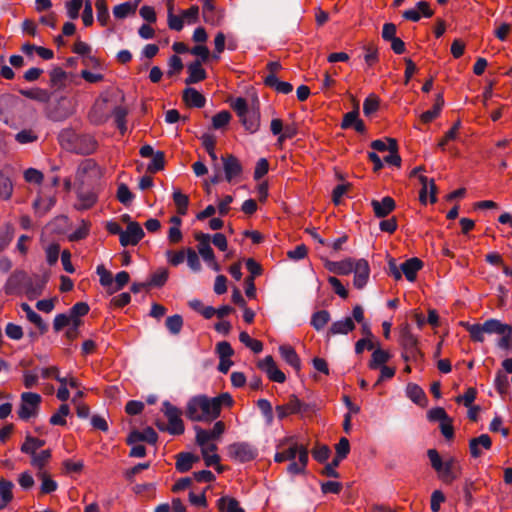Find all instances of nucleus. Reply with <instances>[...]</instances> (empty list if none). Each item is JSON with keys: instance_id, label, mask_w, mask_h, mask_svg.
<instances>
[{"instance_id": "obj_1", "label": "nucleus", "mask_w": 512, "mask_h": 512, "mask_svg": "<svg viewBox=\"0 0 512 512\" xmlns=\"http://www.w3.org/2000/svg\"><path fill=\"white\" fill-rule=\"evenodd\" d=\"M233 404L234 400L227 392L216 397L197 395L188 401L186 416L191 421L210 423L220 416L223 407H231Z\"/></svg>"}, {"instance_id": "obj_2", "label": "nucleus", "mask_w": 512, "mask_h": 512, "mask_svg": "<svg viewBox=\"0 0 512 512\" xmlns=\"http://www.w3.org/2000/svg\"><path fill=\"white\" fill-rule=\"evenodd\" d=\"M274 460L277 463L290 461L287 472L298 475L305 471L308 463V449L298 443L294 436L285 437L277 444Z\"/></svg>"}, {"instance_id": "obj_3", "label": "nucleus", "mask_w": 512, "mask_h": 512, "mask_svg": "<svg viewBox=\"0 0 512 512\" xmlns=\"http://www.w3.org/2000/svg\"><path fill=\"white\" fill-rule=\"evenodd\" d=\"M427 456L438 478L445 484H451L462 474V465L454 456L441 457L436 449H429Z\"/></svg>"}, {"instance_id": "obj_4", "label": "nucleus", "mask_w": 512, "mask_h": 512, "mask_svg": "<svg viewBox=\"0 0 512 512\" xmlns=\"http://www.w3.org/2000/svg\"><path fill=\"white\" fill-rule=\"evenodd\" d=\"M466 330L468 331L470 338L474 342H484L485 335L489 334H500L503 333L506 328V324L502 323L498 319H488L482 324H466Z\"/></svg>"}, {"instance_id": "obj_5", "label": "nucleus", "mask_w": 512, "mask_h": 512, "mask_svg": "<svg viewBox=\"0 0 512 512\" xmlns=\"http://www.w3.org/2000/svg\"><path fill=\"white\" fill-rule=\"evenodd\" d=\"M32 281L23 271L14 272L5 284V293L8 295H18L26 293L29 297L37 296L40 291L31 287Z\"/></svg>"}, {"instance_id": "obj_6", "label": "nucleus", "mask_w": 512, "mask_h": 512, "mask_svg": "<svg viewBox=\"0 0 512 512\" xmlns=\"http://www.w3.org/2000/svg\"><path fill=\"white\" fill-rule=\"evenodd\" d=\"M228 456L237 462L245 463L254 460L257 455V449L247 442H235L227 447Z\"/></svg>"}, {"instance_id": "obj_7", "label": "nucleus", "mask_w": 512, "mask_h": 512, "mask_svg": "<svg viewBox=\"0 0 512 512\" xmlns=\"http://www.w3.org/2000/svg\"><path fill=\"white\" fill-rule=\"evenodd\" d=\"M41 396L33 392H24L21 394V403L18 410V416L21 420H29L38 413L41 403Z\"/></svg>"}, {"instance_id": "obj_8", "label": "nucleus", "mask_w": 512, "mask_h": 512, "mask_svg": "<svg viewBox=\"0 0 512 512\" xmlns=\"http://www.w3.org/2000/svg\"><path fill=\"white\" fill-rule=\"evenodd\" d=\"M162 411L168 420L166 430L173 435L183 434L185 428L181 418V410L172 405L170 402L165 401L163 403Z\"/></svg>"}, {"instance_id": "obj_9", "label": "nucleus", "mask_w": 512, "mask_h": 512, "mask_svg": "<svg viewBox=\"0 0 512 512\" xmlns=\"http://www.w3.org/2000/svg\"><path fill=\"white\" fill-rule=\"evenodd\" d=\"M99 175L97 164L93 160L87 159L78 166L76 179L83 185H91L99 178Z\"/></svg>"}, {"instance_id": "obj_10", "label": "nucleus", "mask_w": 512, "mask_h": 512, "mask_svg": "<svg viewBox=\"0 0 512 512\" xmlns=\"http://www.w3.org/2000/svg\"><path fill=\"white\" fill-rule=\"evenodd\" d=\"M222 163L226 181L238 182L243 172L240 161L234 155H227L222 157Z\"/></svg>"}, {"instance_id": "obj_11", "label": "nucleus", "mask_w": 512, "mask_h": 512, "mask_svg": "<svg viewBox=\"0 0 512 512\" xmlns=\"http://www.w3.org/2000/svg\"><path fill=\"white\" fill-rule=\"evenodd\" d=\"M144 235V231L138 222H129L126 230H123L119 241L123 247L135 246L142 240Z\"/></svg>"}, {"instance_id": "obj_12", "label": "nucleus", "mask_w": 512, "mask_h": 512, "mask_svg": "<svg viewBox=\"0 0 512 512\" xmlns=\"http://www.w3.org/2000/svg\"><path fill=\"white\" fill-rule=\"evenodd\" d=\"M226 426L223 421H217L214 423L213 428L210 430L203 429L201 427H195L196 443L203 444L205 442L217 440L225 432Z\"/></svg>"}, {"instance_id": "obj_13", "label": "nucleus", "mask_w": 512, "mask_h": 512, "mask_svg": "<svg viewBox=\"0 0 512 512\" xmlns=\"http://www.w3.org/2000/svg\"><path fill=\"white\" fill-rule=\"evenodd\" d=\"M258 367L264 371L271 381L277 383H284L286 380L285 374L277 367L272 356H266L259 361Z\"/></svg>"}, {"instance_id": "obj_14", "label": "nucleus", "mask_w": 512, "mask_h": 512, "mask_svg": "<svg viewBox=\"0 0 512 512\" xmlns=\"http://www.w3.org/2000/svg\"><path fill=\"white\" fill-rule=\"evenodd\" d=\"M306 409V404L302 403L297 397L292 396L286 404L278 405L276 412L278 418L282 420L289 415L303 413Z\"/></svg>"}, {"instance_id": "obj_15", "label": "nucleus", "mask_w": 512, "mask_h": 512, "mask_svg": "<svg viewBox=\"0 0 512 512\" xmlns=\"http://www.w3.org/2000/svg\"><path fill=\"white\" fill-rule=\"evenodd\" d=\"M354 279L353 285L357 289H362L368 282L370 276V267L365 259H358L353 269Z\"/></svg>"}, {"instance_id": "obj_16", "label": "nucleus", "mask_w": 512, "mask_h": 512, "mask_svg": "<svg viewBox=\"0 0 512 512\" xmlns=\"http://www.w3.org/2000/svg\"><path fill=\"white\" fill-rule=\"evenodd\" d=\"M492 446V441L489 435L481 434L478 437L472 438L469 441V450L473 458H479L483 455L484 450H489Z\"/></svg>"}, {"instance_id": "obj_17", "label": "nucleus", "mask_w": 512, "mask_h": 512, "mask_svg": "<svg viewBox=\"0 0 512 512\" xmlns=\"http://www.w3.org/2000/svg\"><path fill=\"white\" fill-rule=\"evenodd\" d=\"M421 15L427 18L433 15V11L430 9L429 4L425 1L418 2L416 7L404 11L402 14L404 19L413 22L419 21Z\"/></svg>"}, {"instance_id": "obj_18", "label": "nucleus", "mask_w": 512, "mask_h": 512, "mask_svg": "<svg viewBox=\"0 0 512 512\" xmlns=\"http://www.w3.org/2000/svg\"><path fill=\"white\" fill-rule=\"evenodd\" d=\"M371 206L376 217L384 218L395 209L396 204L393 198L386 196L381 200H372Z\"/></svg>"}, {"instance_id": "obj_19", "label": "nucleus", "mask_w": 512, "mask_h": 512, "mask_svg": "<svg viewBox=\"0 0 512 512\" xmlns=\"http://www.w3.org/2000/svg\"><path fill=\"white\" fill-rule=\"evenodd\" d=\"M419 181L422 185V188L420 190V195H419L421 203L426 204L428 193L430 194V202L435 203L437 198H436V185L434 183V180L429 179L428 177H426L424 175H419Z\"/></svg>"}, {"instance_id": "obj_20", "label": "nucleus", "mask_w": 512, "mask_h": 512, "mask_svg": "<svg viewBox=\"0 0 512 512\" xmlns=\"http://www.w3.org/2000/svg\"><path fill=\"white\" fill-rule=\"evenodd\" d=\"M195 239L198 242L197 248L199 254L202 256L203 260L206 262L208 260H212L214 256L213 249L211 248L210 242L211 237L209 234L205 233H197L195 235Z\"/></svg>"}, {"instance_id": "obj_21", "label": "nucleus", "mask_w": 512, "mask_h": 512, "mask_svg": "<svg viewBox=\"0 0 512 512\" xmlns=\"http://www.w3.org/2000/svg\"><path fill=\"white\" fill-rule=\"evenodd\" d=\"M188 77L185 80L186 84H194L206 79L207 74L202 67L200 61H194L187 65Z\"/></svg>"}, {"instance_id": "obj_22", "label": "nucleus", "mask_w": 512, "mask_h": 512, "mask_svg": "<svg viewBox=\"0 0 512 512\" xmlns=\"http://www.w3.org/2000/svg\"><path fill=\"white\" fill-rule=\"evenodd\" d=\"M239 118L246 131H248L251 134L258 131L260 127V114L258 110L251 109Z\"/></svg>"}, {"instance_id": "obj_23", "label": "nucleus", "mask_w": 512, "mask_h": 512, "mask_svg": "<svg viewBox=\"0 0 512 512\" xmlns=\"http://www.w3.org/2000/svg\"><path fill=\"white\" fill-rule=\"evenodd\" d=\"M423 263L418 258H410L400 265L402 274L406 279L413 282L416 279L417 272L422 268Z\"/></svg>"}, {"instance_id": "obj_24", "label": "nucleus", "mask_w": 512, "mask_h": 512, "mask_svg": "<svg viewBox=\"0 0 512 512\" xmlns=\"http://www.w3.org/2000/svg\"><path fill=\"white\" fill-rule=\"evenodd\" d=\"M140 441H146L150 444H154L157 441V433L150 427L143 431H132L128 437V443L134 444Z\"/></svg>"}, {"instance_id": "obj_25", "label": "nucleus", "mask_w": 512, "mask_h": 512, "mask_svg": "<svg viewBox=\"0 0 512 512\" xmlns=\"http://www.w3.org/2000/svg\"><path fill=\"white\" fill-rule=\"evenodd\" d=\"M279 352L281 357L293 367L296 371H299L301 368V361L299 356L297 355L295 349L290 345H281L279 347Z\"/></svg>"}, {"instance_id": "obj_26", "label": "nucleus", "mask_w": 512, "mask_h": 512, "mask_svg": "<svg viewBox=\"0 0 512 512\" xmlns=\"http://www.w3.org/2000/svg\"><path fill=\"white\" fill-rule=\"evenodd\" d=\"M355 329V324L352 318L346 317L345 319L335 321L329 328V335H346Z\"/></svg>"}, {"instance_id": "obj_27", "label": "nucleus", "mask_w": 512, "mask_h": 512, "mask_svg": "<svg viewBox=\"0 0 512 512\" xmlns=\"http://www.w3.org/2000/svg\"><path fill=\"white\" fill-rule=\"evenodd\" d=\"M183 100L191 107L201 108L205 105L204 96L194 88H186L183 91Z\"/></svg>"}, {"instance_id": "obj_28", "label": "nucleus", "mask_w": 512, "mask_h": 512, "mask_svg": "<svg viewBox=\"0 0 512 512\" xmlns=\"http://www.w3.org/2000/svg\"><path fill=\"white\" fill-rule=\"evenodd\" d=\"M72 51L76 54L86 57V59H84L83 61L84 64L88 65L89 63H91L94 67L100 65L98 59L90 55L91 47L87 43L83 41H77L74 44Z\"/></svg>"}, {"instance_id": "obj_29", "label": "nucleus", "mask_w": 512, "mask_h": 512, "mask_svg": "<svg viewBox=\"0 0 512 512\" xmlns=\"http://www.w3.org/2000/svg\"><path fill=\"white\" fill-rule=\"evenodd\" d=\"M14 484L6 479H0V509H4L13 499Z\"/></svg>"}, {"instance_id": "obj_30", "label": "nucleus", "mask_w": 512, "mask_h": 512, "mask_svg": "<svg viewBox=\"0 0 512 512\" xmlns=\"http://www.w3.org/2000/svg\"><path fill=\"white\" fill-rule=\"evenodd\" d=\"M443 105H444L443 96L441 94H438L435 99V103H434L433 107L431 109L423 112L420 115L421 121L423 123H430L431 121L436 119L440 115Z\"/></svg>"}, {"instance_id": "obj_31", "label": "nucleus", "mask_w": 512, "mask_h": 512, "mask_svg": "<svg viewBox=\"0 0 512 512\" xmlns=\"http://www.w3.org/2000/svg\"><path fill=\"white\" fill-rule=\"evenodd\" d=\"M78 201L75 204L76 209L86 210L91 208L97 201V195L93 191H78Z\"/></svg>"}, {"instance_id": "obj_32", "label": "nucleus", "mask_w": 512, "mask_h": 512, "mask_svg": "<svg viewBox=\"0 0 512 512\" xmlns=\"http://www.w3.org/2000/svg\"><path fill=\"white\" fill-rule=\"evenodd\" d=\"M31 457L30 464L32 467L36 468L38 472L44 471L45 466L49 463L52 455L50 449L41 450Z\"/></svg>"}, {"instance_id": "obj_33", "label": "nucleus", "mask_w": 512, "mask_h": 512, "mask_svg": "<svg viewBox=\"0 0 512 512\" xmlns=\"http://www.w3.org/2000/svg\"><path fill=\"white\" fill-rule=\"evenodd\" d=\"M44 444V440L33 437L31 435H27L20 449L22 453L32 456L33 454L37 453L38 449L43 447Z\"/></svg>"}, {"instance_id": "obj_34", "label": "nucleus", "mask_w": 512, "mask_h": 512, "mask_svg": "<svg viewBox=\"0 0 512 512\" xmlns=\"http://www.w3.org/2000/svg\"><path fill=\"white\" fill-rule=\"evenodd\" d=\"M391 359V354L383 349H376L372 353L371 360L369 361V368L372 370L382 367Z\"/></svg>"}, {"instance_id": "obj_35", "label": "nucleus", "mask_w": 512, "mask_h": 512, "mask_svg": "<svg viewBox=\"0 0 512 512\" xmlns=\"http://www.w3.org/2000/svg\"><path fill=\"white\" fill-rule=\"evenodd\" d=\"M198 459L199 458L192 453H180L177 456L176 469L182 473L187 472Z\"/></svg>"}, {"instance_id": "obj_36", "label": "nucleus", "mask_w": 512, "mask_h": 512, "mask_svg": "<svg viewBox=\"0 0 512 512\" xmlns=\"http://www.w3.org/2000/svg\"><path fill=\"white\" fill-rule=\"evenodd\" d=\"M218 509L221 512H245L242 507H240L239 502L235 498L231 497H221L217 501Z\"/></svg>"}, {"instance_id": "obj_37", "label": "nucleus", "mask_w": 512, "mask_h": 512, "mask_svg": "<svg viewBox=\"0 0 512 512\" xmlns=\"http://www.w3.org/2000/svg\"><path fill=\"white\" fill-rule=\"evenodd\" d=\"M406 395L415 404L423 406L426 403V395L417 384L409 383L406 387Z\"/></svg>"}, {"instance_id": "obj_38", "label": "nucleus", "mask_w": 512, "mask_h": 512, "mask_svg": "<svg viewBox=\"0 0 512 512\" xmlns=\"http://www.w3.org/2000/svg\"><path fill=\"white\" fill-rule=\"evenodd\" d=\"M95 8L97 13V21L103 27L107 26L110 22V14L106 0H96Z\"/></svg>"}, {"instance_id": "obj_39", "label": "nucleus", "mask_w": 512, "mask_h": 512, "mask_svg": "<svg viewBox=\"0 0 512 512\" xmlns=\"http://www.w3.org/2000/svg\"><path fill=\"white\" fill-rule=\"evenodd\" d=\"M37 477L41 480L40 490L43 494H49L57 490L58 484L54 481L46 471L37 473Z\"/></svg>"}, {"instance_id": "obj_40", "label": "nucleus", "mask_w": 512, "mask_h": 512, "mask_svg": "<svg viewBox=\"0 0 512 512\" xmlns=\"http://www.w3.org/2000/svg\"><path fill=\"white\" fill-rule=\"evenodd\" d=\"M89 312V306L85 302H78L70 309L69 316L72 319V322L74 324V330L77 329V327L80 324L79 317L85 316Z\"/></svg>"}, {"instance_id": "obj_41", "label": "nucleus", "mask_w": 512, "mask_h": 512, "mask_svg": "<svg viewBox=\"0 0 512 512\" xmlns=\"http://www.w3.org/2000/svg\"><path fill=\"white\" fill-rule=\"evenodd\" d=\"M173 201L179 215H186L188 212L189 198L180 190L175 189L173 192Z\"/></svg>"}, {"instance_id": "obj_42", "label": "nucleus", "mask_w": 512, "mask_h": 512, "mask_svg": "<svg viewBox=\"0 0 512 512\" xmlns=\"http://www.w3.org/2000/svg\"><path fill=\"white\" fill-rule=\"evenodd\" d=\"M389 141V147L388 151L389 154L384 158V161L393 166H400L401 164V157L398 154V146L395 139H388Z\"/></svg>"}, {"instance_id": "obj_43", "label": "nucleus", "mask_w": 512, "mask_h": 512, "mask_svg": "<svg viewBox=\"0 0 512 512\" xmlns=\"http://www.w3.org/2000/svg\"><path fill=\"white\" fill-rule=\"evenodd\" d=\"M13 194V183L9 176L0 172V197L9 200Z\"/></svg>"}, {"instance_id": "obj_44", "label": "nucleus", "mask_w": 512, "mask_h": 512, "mask_svg": "<svg viewBox=\"0 0 512 512\" xmlns=\"http://www.w3.org/2000/svg\"><path fill=\"white\" fill-rule=\"evenodd\" d=\"M21 308L26 313V317L31 323H33L42 331L46 329V325L42 317L36 313L27 303H23Z\"/></svg>"}, {"instance_id": "obj_45", "label": "nucleus", "mask_w": 512, "mask_h": 512, "mask_svg": "<svg viewBox=\"0 0 512 512\" xmlns=\"http://www.w3.org/2000/svg\"><path fill=\"white\" fill-rule=\"evenodd\" d=\"M330 321V313L327 310L315 312L311 318V325L317 330L323 329Z\"/></svg>"}, {"instance_id": "obj_46", "label": "nucleus", "mask_w": 512, "mask_h": 512, "mask_svg": "<svg viewBox=\"0 0 512 512\" xmlns=\"http://www.w3.org/2000/svg\"><path fill=\"white\" fill-rule=\"evenodd\" d=\"M96 272L99 276L100 284L106 288L107 292L110 294V289H112L114 284L111 272L108 271L103 265H99L96 269Z\"/></svg>"}, {"instance_id": "obj_47", "label": "nucleus", "mask_w": 512, "mask_h": 512, "mask_svg": "<svg viewBox=\"0 0 512 512\" xmlns=\"http://www.w3.org/2000/svg\"><path fill=\"white\" fill-rule=\"evenodd\" d=\"M239 340L246 347L251 349L254 353H260L263 350V344L261 341L252 339L249 334L245 331H242L239 334Z\"/></svg>"}, {"instance_id": "obj_48", "label": "nucleus", "mask_w": 512, "mask_h": 512, "mask_svg": "<svg viewBox=\"0 0 512 512\" xmlns=\"http://www.w3.org/2000/svg\"><path fill=\"white\" fill-rule=\"evenodd\" d=\"M112 114L115 119L117 128L120 130V132L122 134H124L127 130V126H126L127 110L124 107L118 106V107L114 108Z\"/></svg>"}, {"instance_id": "obj_49", "label": "nucleus", "mask_w": 512, "mask_h": 512, "mask_svg": "<svg viewBox=\"0 0 512 512\" xmlns=\"http://www.w3.org/2000/svg\"><path fill=\"white\" fill-rule=\"evenodd\" d=\"M214 0H204L202 13L206 23L215 24L218 18L215 15Z\"/></svg>"}, {"instance_id": "obj_50", "label": "nucleus", "mask_w": 512, "mask_h": 512, "mask_svg": "<svg viewBox=\"0 0 512 512\" xmlns=\"http://www.w3.org/2000/svg\"><path fill=\"white\" fill-rule=\"evenodd\" d=\"M168 26L175 31H181L184 27V21L181 15L173 14V4H168Z\"/></svg>"}, {"instance_id": "obj_51", "label": "nucleus", "mask_w": 512, "mask_h": 512, "mask_svg": "<svg viewBox=\"0 0 512 512\" xmlns=\"http://www.w3.org/2000/svg\"><path fill=\"white\" fill-rule=\"evenodd\" d=\"M70 413V408L67 404H62L58 411L50 417V424L63 426L66 424V417Z\"/></svg>"}, {"instance_id": "obj_52", "label": "nucleus", "mask_w": 512, "mask_h": 512, "mask_svg": "<svg viewBox=\"0 0 512 512\" xmlns=\"http://www.w3.org/2000/svg\"><path fill=\"white\" fill-rule=\"evenodd\" d=\"M297 133H298V128L295 123H286L284 125L283 133L277 138L276 145L278 147H282L283 143L287 139H292L293 137H295L297 135Z\"/></svg>"}, {"instance_id": "obj_53", "label": "nucleus", "mask_w": 512, "mask_h": 512, "mask_svg": "<svg viewBox=\"0 0 512 512\" xmlns=\"http://www.w3.org/2000/svg\"><path fill=\"white\" fill-rule=\"evenodd\" d=\"M85 0H69L65 4L67 16L71 20H75L79 17V12L83 7Z\"/></svg>"}, {"instance_id": "obj_54", "label": "nucleus", "mask_w": 512, "mask_h": 512, "mask_svg": "<svg viewBox=\"0 0 512 512\" xmlns=\"http://www.w3.org/2000/svg\"><path fill=\"white\" fill-rule=\"evenodd\" d=\"M90 223L81 220V223L78 228H76L71 234H69L68 238L70 241H79L86 238L89 234Z\"/></svg>"}, {"instance_id": "obj_55", "label": "nucleus", "mask_w": 512, "mask_h": 512, "mask_svg": "<svg viewBox=\"0 0 512 512\" xmlns=\"http://www.w3.org/2000/svg\"><path fill=\"white\" fill-rule=\"evenodd\" d=\"M506 328L503 333H500V339L497 342L499 348L503 350L512 349V326L506 324Z\"/></svg>"}, {"instance_id": "obj_56", "label": "nucleus", "mask_w": 512, "mask_h": 512, "mask_svg": "<svg viewBox=\"0 0 512 512\" xmlns=\"http://www.w3.org/2000/svg\"><path fill=\"white\" fill-rule=\"evenodd\" d=\"M165 324H166V327L169 330V332L176 335V334H179L182 329L183 318L178 314L169 316L166 319Z\"/></svg>"}, {"instance_id": "obj_57", "label": "nucleus", "mask_w": 512, "mask_h": 512, "mask_svg": "<svg viewBox=\"0 0 512 512\" xmlns=\"http://www.w3.org/2000/svg\"><path fill=\"white\" fill-rule=\"evenodd\" d=\"M135 11V5L130 2H125L119 5H116L113 8V14L118 19L126 18L128 15L132 14Z\"/></svg>"}, {"instance_id": "obj_58", "label": "nucleus", "mask_w": 512, "mask_h": 512, "mask_svg": "<svg viewBox=\"0 0 512 512\" xmlns=\"http://www.w3.org/2000/svg\"><path fill=\"white\" fill-rule=\"evenodd\" d=\"M130 276L129 273L126 271L118 272L113 279L114 284L112 286V289H110V294H113L119 290H121L124 286H126L129 282Z\"/></svg>"}, {"instance_id": "obj_59", "label": "nucleus", "mask_w": 512, "mask_h": 512, "mask_svg": "<svg viewBox=\"0 0 512 512\" xmlns=\"http://www.w3.org/2000/svg\"><path fill=\"white\" fill-rule=\"evenodd\" d=\"M164 153L163 152H156L155 155L152 157L150 163L148 164V171L155 173L164 168Z\"/></svg>"}, {"instance_id": "obj_60", "label": "nucleus", "mask_w": 512, "mask_h": 512, "mask_svg": "<svg viewBox=\"0 0 512 512\" xmlns=\"http://www.w3.org/2000/svg\"><path fill=\"white\" fill-rule=\"evenodd\" d=\"M231 120V114L228 111H221L212 118V125L215 129L225 127Z\"/></svg>"}, {"instance_id": "obj_61", "label": "nucleus", "mask_w": 512, "mask_h": 512, "mask_svg": "<svg viewBox=\"0 0 512 512\" xmlns=\"http://www.w3.org/2000/svg\"><path fill=\"white\" fill-rule=\"evenodd\" d=\"M446 500L444 493L441 490H435L431 494L430 508L432 512H439L441 504Z\"/></svg>"}, {"instance_id": "obj_62", "label": "nucleus", "mask_w": 512, "mask_h": 512, "mask_svg": "<svg viewBox=\"0 0 512 512\" xmlns=\"http://www.w3.org/2000/svg\"><path fill=\"white\" fill-rule=\"evenodd\" d=\"M379 107V99L376 95H369L363 103V112L365 115L374 113Z\"/></svg>"}, {"instance_id": "obj_63", "label": "nucleus", "mask_w": 512, "mask_h": 512, "mask_svg": "<svg viewBox=\"0 0 512 512\" xmlns=\"http://www.w3.org/2000/svg\"><path fill=\"white\" fill-rule=\"evenodd\" d=\"M257 406L264 415L266 421L271 423L273 421V409L271 403L267 399H259L257 401Z\"/></svg>"}, {"instance_id": "obj_64", "label": "nucleus", "mask_w": 512, "mask_h": 512, "mask_svg": "<svg viewBox=\"0 0 512 512\" xmlns=\"http://www.w3.org/2000/svg\"><path fill=\"white\" fill-rule=\"evenodd\" d=\"M24 179L26 182L40 184L44 179V175L41 171L35 168H28L24 172Z\"/></svg>"}]
</instances>
